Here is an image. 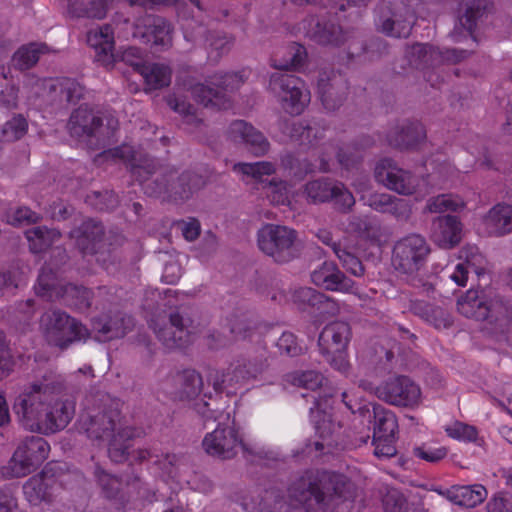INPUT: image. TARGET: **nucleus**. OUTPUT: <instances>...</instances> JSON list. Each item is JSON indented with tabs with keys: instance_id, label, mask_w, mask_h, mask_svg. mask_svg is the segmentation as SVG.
Returning <instances> with one entry per match:
<instances>
[{
	"instance_id": "obj_15",
	"label": "nucleus",
	"mask_w": 512,
	"mask_h": 512,
	"mask_svg": "<svg viewBox=\"0 0 512 512\" xmlns=\"http://www.w3.org/2000/svg\"><path fill=\"white\" fill-rule=\"evenodd\" d=\"M378 398L386 403L404 408L418 407L421 402V390L407 376H396L379 385Z\"/></svg>"
},
{
	"instance_id": "obj_12",
	"label": "nucleus",
	"mask_w": 512,
	"mask_h": 512,
	"mask_svg": "<svg viewBox=\"0 0 512 512\" xmlns=\"http://www.w3.org/2000/svg\"><path fill=\"white\" fill-rule=\"evenodd\" d=\"M88 328L64 311H52L47 318L45 339L51 346L67 349L72 343L85 340Z\"/></svg>"
},
{
	"instance_id": "obj_56",
	"label": "nucleus",
	"mask_w": 512,
	"mask_h": 512,
	"mask_svg": "<svg viewBox=\"0 0 512 512\" xmlns=\"http://www.w3.org/2000/svg\"><path fill=\"white\" fill-rule=\"evenodd\" d=\"M464 204L450 195L442 194L428 200L426 209L431 213H442L448 210L457 211Z\"/></svg>"
},
{
	"instance_id": "obj_41",
	"label": "nucleus",
	"mask_w": 512,
	"mask_h": 512,
	"mask_svg": "<svg viewBox=\"0 0 512 512\" xmlns=\"http://www.w3.org/2000/svg\"><path fill=\"white\" fill-rule=\"evenodd\" d=\"M491 7L490 0H462L460 23L467 32H472L476 21Z\"/></svg>"
},
{
	"instance_id": "obj_18",
	"label": "nucleus",
	"mask_w": 512,
	"mask_h": 512,
	"mask_svg": "<svg viewBox=\"0 0 512 512\" xmlns=\"http://www.w3.org/2000/svg\"><path fill=\"white\" fill-rule=\"evenodd\" d=\"M317 89L324 108L335 111L345 102L349 85L347 80L335 70L322 69L318 72Z\"/></svg>"
},
{
	"instance_id": "obj_35",
	"label": "nucleus",
	"mask_w": 512,
	"mask_h": 512,
	"mask_svg": "<svg viewBox=\"0 0 512 512\" xmlns=\"http://www.w3.org/2000/svg\"><path fill=\"white\" fill-rule=\"evenodd\" d=\"M58 298L67 306L84 312L91 307L93 292L82 285L67 283L58 289Z\"/></svg>"
},
{
	"instance_id": "obj_31",
	"label": "nucleus",
	"mask_w": 512,
	"mask_h": 512,
	"mask_svg": "<svg viewBox=\"0 0 512 512\" xmlns=\"http://www.w3.org/2000/svg\"><path fill=\"white\" fill-rule=\"evenodd\" d=\"M47 469L40 475L29 478L23 485L25 499L32 506H39L42 503L52 504L54 501L53 485L45 478Z\"/></svg>"
},
{
	"instance_id": "obj_4",
	"label": "nucleus",
	"mask_w": 512,
	"mask_h": 512,
	"mask_svg": "<svg viewBox=\"0 0 512 512\" xmlns=\"http://www.w3.org/2000/svg\"><path fill=\"white\" fill-rule=\"evenodd\" d=\"M147 179H142L145 193L150 197H161L164 201L182 204L204 184L203 178L190 170H179L171 165H163L156 159L144 167Z\"/></svg>"
},
{
	"instance_id": "obj_23",
	"label": "nucleus",
	"mask_w": 512,
	"mask_h": 512,
	"mask_svg": "<svg viewBox=\"0 0 512 512\" xmlns=\"http://www.w3.org/2000/svg\"><path fill=\"white\" fill-rule=\"evenodd\" d=\"M426 138L424 126L406 120L392 127L386 135L389 146L400 151L415 149Z\"/></svg>"
},
{
	"instance_id": "obj_32",
	"label": "nucleus",
	"mask_w": 512,
	"mask_h": 512,
	"mask_svg": "<svg viewBox=\"0 0 512 512\" xmlns=\"http://www.w3.org/2000/svg\"><path fill=\"white\" fill-rule=\"evenodd\" d=\"M135 429L120 427L112 432L108 440V456L115 463H123L129 459L130 449L133 445Z\"/></svg>"
},
{
	"instance_id": "obj_40",
	"label": "nucleus",
	"mask_w": 512,
	"mask_h": 512,
	"mask_svg": "<svg viewBox=\"0 0 512 512\" xmlns=\"http://www.w3.org/2000/svg\"><path fill=\"white\" fill-rule=\"evenodd\" d=\"M138 73L149 89H161L171 82V70L164 64L146 63Z\"/></svg>"
},
{
	"instance_id": "obj_38",
	"label": "nucleus",
	"mask_w": 512,
	"mask_h": 512,
	"mask_svg": "<svg viewBox=\"0 0 512 512\" xmlns=\"http://www.w3.org/2000/svg\"><path fill=\"white\" fill-rule=\"evenodd\" d=\"M440 49L428 43H415L410 51V63L417 69L439 67Z\"/></svg>"
},
{
	"instance_id": "obj_30",
	"label": "nucleus",
	"mask_w": 512,
	"mask_h": 512,
	"mask_svg": "<svg viewBox=\"0 0 512 512\" xmlns=\"http://www.w3.org/2000/svg\"><path fill=\"white\" fill-rule=\"evenodd\" d=\"M112 32L118 30L125 32L129 30H146V32H170V23L159 17L146 16L142 19L131 21L130 18L117 14L109 28Z\"/></svg>"
},
{
	"instance_id": "obj_48",
	"label": "nucleus",
	"mask_w": 512,
	"mask_h": 512,
	"mask_svg": "<svg viewBox=\"0 0 512 512\" xmlns=\"http://www.w3.org/2000/svg\"><path fill=\"white\" fill-rule=\"evenodd\" d=\"M61 286L62 285H58L55 274L51 269L42 268L38 276L35 291L37 295L47 300H52L54 297L58 298V289Z\"/></svg>"
},
{
	"instance_id": "obj_24",
	"label": "nucleus",
	"mask_w": 512,
	"mask_h": 512,
	"mask_svg": "<svg viewBox=\"0 0 512 512\" xmlns=\"http://www.w3.org/2000/svg\"><path fill=\"white\" fill-rule=\"evenodd\" d=\"M312 282L327 291L350 293L355 282L346 276L334 262H324L311 273Z\"/></svg>"
},
{
	"instance_id": "obj_5",
	"label": "nucleus",
	"mask_w": 512,
	"mask_h": 512,
	"mask_svg": "<svg viewBox=\"0 0 512 512\" xmlns=\"http://www.w3.org/2000/svg\"><path fill=\"white\" fill-rule=\"evenodd\" d=\"M458 311L467 318L484 321L488 334L503 337L512 323V311L500 299H489L483 290L470 289L457 300Z\"/></svg>"
},
{
	"instance_id": "obj_10",
	"label": "nucleus",
	"mask_w": 512,
	"mask_h": 512,
	"mask_svg": "<svg viewBox=\"0 0 512 512\" xmlns=\"http://www.w3.org/2000/svg\"><path fill=\"white\" fill-rule=\"evenodd\" d=\"M49 451L50 446L42 437H27L7 465L0 467V478L10 480L32 473L47 459Z\"/></svg>"
},
{
	"instance_id": "obj_42",
	"label": "nucleus",
	"mask_w": 512,
	"mask_h": 512,
	"mask_svg": "<svg viewBox=\"0 0 512 512\" xmlns=\"http://www.w3.org/2000/svg\"><path fill=\"white\" fill-rule=\"evenodd\" d=\"M280 165L288 176L297 180H303L314 171V165L307 158H301L291 152L281 155Z\"/></svg>"
},
{
	"instance_id": "obj_63",
	"label": "nucleus",
	"mask_w": 512,
	"mask_h": 512,
	"mask_svg": "<svg viewBox=\"0 0 512 512\" xmlns=\"http://www.w3.org/2000/svg\"><path fill=\"white\" fill-rule=\"evenodd\" d=\"M18 499L14 491L7 486L0 487V512H17Z\"/></svg>"
},
{
	"instance_id": "obj_25",
	"label": "nucleus",
	"mask_w": 512,
	"mask_h": 512,
	"mask_svg": "<svg viewBox=\"0 0 512 512\" xmlns=\"http://www.w3.org/2000/svg\"><path fill=\"white\" fill-rule=\"evenodd\" d=\"M431 238L443 249H452L462 239V224L457 216L444 215L436 217L432 222Z\"/></svg>"
},
{
	"instance_id": "obj_43",
	"label": "nucleus",
	"mask_w": 512,
	"mask_h": 512,
	"mask_svg": "<svg viewBox=\"0 0 512 512\" xmlns=\"http://www.w3.org/2000/svg\"><path fill=\"white\" fill-rule=\"evenodd\" d=\"M335 182L329 178H320L305 184L304 194L310 203H324L330 201L335 192Z\"/></svg>"
},
{
	"instance_id": "obj_11",
	"label": "nucleus",
	"mask_w": 512,
	"mask_h": 512,
	"mask_svg": "<svg viewBox=\"0 0 512 512\" xmlns=\"http://www.w3.org/2000/svg\"><path fill=\"white\" fill-rule=\"evenodd\" d=\"M119 417L118 403L112 401L108 395L98 393L94 407L81 415L79 427L89 438L103 440L116 431Z\"/></svg>"
},
{
	"instance_id": "obj_47",
	"label": "nucleus",
	"mask_w": 512,
	"mask_h": 512,
	"mask_svg": "<svg viewBox=\"0 0 512 512\" xmlns=\"http://www.w3.org/2000/svg\"><path fill=\"white\" fill-rule=\"evenodd\" d=\"M324 380V376L315 370L296 371L288 375V381L292 385L312 391L319 389Z\"/></svg>"
},
{
	"instance_id": "obj_33",
	"label": "nucleus",
	"mask_w": 512,
	"mask_h": 512,
	"mask_svg": "<svg viewBox=\"0 0 512 512\" xmlns=\"http://www.w3.org/2000/svg\"><path fill=\"white\" fill-rule=\"evenodd\" d=\"M361 413L364 410L368 413V417H371L370 410L367 406L360 409ZM372 416L374 419V434L373 439H390L395 438V433L398 428V422L395 414L385 409L380 404H373Z\"/></svg>"
},
{
	"instance_id": "obj_3",
	"label": "nucleus",
	"mask_w": 512,
	"mask_h": 512,
	"mask_svg": "<svg viewBox=\"0 0 512 512\" xmlns=\"http://www.w3.org/2000/svg\"><path fill=\"white\" fill-rule=\"evenodd\" d=\"M306 60V48L297 42L287 46V55L280 63L274 60L273 66L279 71L270 76L269 89L280 98L282 108L290 115L301 114L310 101V94L305 89L303 80L287 73L290 69L303 67Z\"/></svg>"
},
{
	"instance_id": "obj_8",
	"label": "nucleus",
	"mask_w": 512,
	"mask_h": 512,
	"mask_svg": "<svg viewBox=\"0 0 512 512\" xmlns=\"http://www.w3.org/2000/svg\"><path fill=\"white\" fill-rule=\"evenodd\" d=\"M76 237V245L84 256H94L103 267L112 263V251L114 243L120 244L121 235H106L101 221L93 218L84 220L73 232Z\"/></svg>"
},
{
	"instance_id": "obj_6",
	"label": "nucleus",
	"mask_w": 512,
	"mask_h": 512,
	"mask_svg": "<svg viewBox=\"0 0 512 512\" xmlns=\"http://www.w3.org/2000/svg\"><path fill=\"white\" fill-rule=\"evenodd\" d=\"M67 126L71 136L85 138L90 148L99 150L114 142L118 120L81 105L71 113Z\"/></svg>"
},
{
	"instance_id": "obj_29",
	"label": "nucleus",
	"mask_w": 512,
	"mask_h": 512,
	"mask_svg": "<svg viewBox=\"0 0 512 512\" xmlns=\"http://www.w3.org/2000/svg\"><path fill=\"white\" fill-rule=\"evenodd\" d=\"M105 154H110L114 158H118L130 167L133 176L141 182L142 179H147V170L144 168L146 164L153 162L154 158L146 154L136 152L133 147L122 144L104 151Z\"/></svg>"
},
{
	"instance_id": "obj_51",
	"label": "nucleus",
	"mask_w": 512,
	"mask_h": 512,
	"mask_svg": "<svg viewBox=\"0 0 512 512\" xmlns=\"http://www.w3.org/2000/svg\"><path fill=\"white\" fill-rule=\"evenodd\" d=\"M234 170L250 176L257 181H262L263 176H269L275 172V166L273 163L268 161L237 163L234 165Z\"/></svg>"
},
{
	"instance_id": "obj_62",
	"label": "nucleus",
	"mask_w": 512,
	"mask_h": 512,
	"mask_svg": "<svg viewBox=\"0 0 512 512\" xmlns=\"http://www.w3.org/2000/svg\"><path fill=\"white\" fill-rule=\"evenodd\" d=\"M145 43H150L152 53L162 52L172 45L171 34H140Z\"/></svg>"
},
{
	"instance_id": "obj_26",
	"label": "nucleus",
	"mask_w": 512,
	"mask_h": 512,
	"mask_svg": "<svg viewBox=\"0 0 512 512\" xmlns=\"http://www.w3.org/2000/svg\"><path fill=\"white\" fill-rule=\"evenodd\" d=\"M351 329L347 322L334 321L327 324L318 338V346L323 355L343 352L349 342Z\"/></svg>"
},
{
	"instance_id": "obj_21",
	"label": "nucleus",
	"mask_w": 512,
	"mask_h": 512,
	"mask_svg": "<svg viewBox=\"0 0 512 512\" xmlns=\"http://www.w3.org/2000/svg\"><path fill=\"white\" fill-rule=\"evenodd\" d=\"M258 373L259 368L256 364L245 358H239L225 372L215 371L210 373L209 379L212 380L215 391L222 392L226 390L227 393H230L229 389L255 378Z\"/></svg>"
},
{
	"instance_id": "obj_14",
	"label": "nucleus",
	"mask_w": 512,
	"mask_h": 512,
	"mask_svg": "<svg viewBox=\"0 0 512 512\" xmlns=\"http://www.w3.org/2000/svg\"><path fill=\"white\" fill-rule=\"evenodd\" d=\"M114 34H87L86 43L95 50V60L105 67H111L121 60L139 72L146 64L137 47H129L120 54L114 52Z\"/></svg>"
},
{
	"instance_id": "obj_36",
	"label": "nucleus",
	"mask_w": 512,
	"mask_h": 512,
	"mask_svg": "<svg viewBox=\"0 0 512 512\" xmlns=\"http://www.w3.org/2000/svg\"><path fill=\"white\" fill-rule=\"evenodd\" d=\"M112 0H69L67 11L71 17L102 19Z\"/></svg>"
},
{
	"instance_id": "obj_55",
	"label": "nucleus",
	"mask_w": 512,
	"mask_h": 512,
	"mask_svg": "<svg viewBox=\"0 0 512 512\" xmlns=\"http://www.w3.org/2000/svg\"><path fill=\"white\" fill-rule=\"evenodd\" d=\"M275 346L280 355L287 357H296L303 353V348L299 345L296 336L291 332L282 333Z\"/></svg>"
},
{
	"instance_id": "obj_22",
	"label": "nucleus",
	"mask_w": 512,
	"mask_h": 512,
	"mask_svg": "<svg viewBox=\"0 0 512 512\" xmlns=\"http://www.w3.org/2000/svg\"><path fill=\"white\" fill-rule=\"evenodd\" d=\"M228 137L255 156H263L270 149V143L264 134L244 120L233 121L228 129Z\"/></svg>"
},
{
	"instance_id": "obj_34",
	"label": "nucleus",
	"mask_w": 512,
	"mask_h": 512,
	"mask_svg": "<svg viewBox=\"0 0 512 512\" xmlns=\"http://www.w3.org/2000/svg\"><path fill=\"white\" fill-rule=\"evenodd\" d=\"M485 224L496 236L512 233V204L498 203L484 217Z\"/></svg>"
},
{
	"instance_id": "obj_19",
	"label": "nucleus",
	"mask_w": 512,
	"mask_h": 512,
	"mask_svg": "<svg viewBox=\"0 0 512 512\" xmlns=\"http://www.w3.org/2000/svg\"><path fill=\"white\" fill-rule=\"evenodd\" d=\"M134 325L130 316L116 313L113 316L102 314L91 319V328L88 329L87 338H93L98 342H109L124 337Z\"/></svg>"
},
{
	"instance_id": "obj_16",
	"label": "nucleus",
	"mask_w": 512,
	"mask_h": 512,
	"mask_svg": "<svg viewBox=\"0 0 512 512\" xmlns=\"http://www.w3.org/2000/svg\"><path fill=\"white\" fill-rule=\"evenodd\" d=\"M163 326L159 319L154 322V331L158 339L168 349L184 348L191 342V331L189 330L192 320L179 311L169 312L163 316Z\"/></svg>"
},
{
	"instance_id": "obj_7",
	"label": "nucleus",
	"mask_w": 512,
	"mask_h": 512,
	"mask_svg": "<svg viewBox=\"0 0 512 512\" xmlns=\"http://www.w3.org/2000/svg\"><path fill=\"white\" fill-rule=\"evenodd\" d=\"M259 250L277 264H286L300 257L301 242L297 232L283 225L265 224L257 232Z\"/></svg>"
},
{
	"instance_id": "obj_58",
	"label": "nucleus",
	"mask_w": 512,
	"mask_h": 512,
	"mask_svg": "<svg viewBox=\"0 0 512 512\" xmlns=\"http://www.w3.org/2000/svg\"><path fill=\"white\" fill-rule=\"evenodd\" d=\"M61 97L67 103L75 104L84 94V87L81 86L76 80L65 78L59 82Z\"/></svg>"
},
{
	"instance_id": "obj_20",
	"label": "nucleus",
	"mask_w": 512,
	"mask_h": 512,
	"mask_svg": "<svg viewBox=\"0 0 512 512\" xmlns=\"http://www.w3.org/2000/svg\"><path fill=\"white\" fill-rule=\"evenodd\" d=\"M374 176L377 182L402 195H411L415 191V179L409 171L398 168L392 159H381L375 166Z\"/></svg>"
},
{
	"instance_id": "obj_44",
	"label": "nucleus",
	"mask_w": 512,
	"mask_h": 512,
	"mask_svg": "<svg viewBox=\"0 0 512 512\" xmlns=\"http://www.w3.org/2000/svg\"><path fill=\"white\" fill-rule=\"evenodd\" d=\"M319 419L316 421L315 429L319 438L323 440V442H316L315 446L317 450H322L325 446H333L336 444V441L333 440V436L338 433L341 429L340 423L335 424L332 420L331 415L327 413L318 412Z\"/></svg>"
},
{
	"instance_id": "obj_64",
	"label": "nucleus",
	"mask_w": 512,
	"mask_h": 512,
	"mask_svg": "<svg viewBox=\"0 0 512 512\" xmlns=\"http://www.w3.org/2000/svg\"><path fill=\"white\" fill-rule=\"evenodd\" d=\"M488 512H512V498L505 493L496 494L487 504Z\"/></svg>"
},
{
	"instance_id": "obj_2",
	"label": "nucleus",
	"mask_w": 512,
	"mask_h": 512,
	"mask_svg": "<svg viewBox=\"0 0 512 512\" xmlns=\"http://www.w3.org/2000/svg\"><path fill=\"white\" fill-rule=\"evenodd\" d=\"M352 483L343 475L324 476L319 481L300 478L290 488V495L308 509L321 512H347L352 508Z\"/></svg>"
},
{
	"instance_id": "obj_53",
	"label": "nucleus",
	"mask_w": 512,
	"mask_h": 512,
	"mask_svg": "<svg viewBox=\"0 0 512 512\" xmlns=\"http://www.w3.org/2000/svg\"><path fill=\"white\" fill-rule=\"evenodd\" d=\"M334 190L330 200L333 201L335 210L343 214L349 213L355 205L353 194L341 183H336Z\"/></svg>"
},
{
	"instance_id": "obj_60",
	"label": "nucleus",
	"mask_w": 512,
	"mask_h": 512,
	"mask_svg": "<svg viewBox=\"0 0 512 512\" xmlns=\"http://www.w3.org/2000/svg\"><path fill=\"white\" fill-rule=\"evenodd\" d=\"M449 437L464 441H475L477 438V430L474 426L455 422L452 426L446 428Z\"/></svg>"
},
{
	"instance_id": "obj_13",
	"label": "nucleus",
	"mask_w": 512,
	"mask_h": 512,
	"mask_svg": "<svg viewBox=\"0 0 512 512\" xmlns=\"http://www.w3.org/2000/svg\"><path fill=\"white\" fill-rule=\"evenodd\" d=\"M429 253L430 247L425 238L411 234L394 245L392 263L399 272L414 275L423 267Z\"/></svg>"
},
{
	"instance_id": "obj_28",
	"label": "nucleus",
	"mask_w": 512,
	"mask_h": 512,
	"mask_svg": "<svg viewBox=\"0 0 512 512\" xmlns=\"http://www.w3.org/2000/svg\"><path fill=\"white\" fill-rule=\"evenodd\" d=\"M437 492L450 502L467 508L481 504L487 497L486 488L480 484L452 486L450 489L437 490Z\"/></svg>"
},
{
	"instance_id": "obj_54",
	"label": "nucleus",
	"mask_w": 512,
	"mask_h": 512,
	"mask_svg": "<svg viewBox=\"0 0 512 512\" xmlns=\"http://www.w3.org/2000/svg\"><path fill=\"white\" fill-rule=\"evenodd\" d=\"M27 129V120L21 114H18L5 123L2 134L6 141H16L26 134Z\"/></svg>"
},
{
	"instance_id": "obj_39",
	"label": "nucleus",
	"mask_w": 512,
	"mask_h": 512,
	"mask_svg": "<svg viewBox=\"0 0 512 512\" xmlns=\"http://www.w3.org/2000/svg\"><path fill=\"white\" fill-rule=\"evenodd\" d=\"M358 43L352 41L348 46V54L350 57L364 56L368 61H374L388 51V45L385 40L378 36H371L365 40L361 46H357Z\"/></svg>"
},
{
	"instance_id": "obj_27",
	"label": "nucleus",
	"mask_w": 512,
	"mask_h": 512,
	"mask_svg": "<svg viewBox=\"0 0 512 512\" xmlns=\"http://www.w3.org/2000/svg\"><path fill=\"white\" fill-rule=\"evenodd\" d=\"M67 42L68 38L64 35L60 39H50L48 43H30L23 46L14 54L15 66L19 70H28L38 62L40 54L59 52Z\"/></svg>"
},
{
	"instance_id": "obj_46",
	"label": "nucleus",
	"mask_w": 512,
	"mask_h": 512,
	"mask_svg": "<svg viewBox=\"0 0 512 512\" xmlns=\"http://www.w3.org/2000/svg\"><path fill=\"white\" fill-rule=\"evenodd\" d=\"M60 233L55 229L46 227H34L26 231V237L30 242L32 251L38 253L48 248L55 237H59Z\"/></svg>"
},
{
	"instance_id": "obj_1",
	"label": "nucleus",
	"mask_w": 512,
	"mask_h": 512,
	"mask_svg": "<svg viewBox=\"0 0 512 512\" xmlns=\"http://www.w3.org/2000/svg\"><path fill=\"white\" fill-rule=\"evenodd\" d=\"M53 389L49 383H33L15 397L12 408L23 427L49 435L69 424L74 408L69 402L55 401Z\"/></svg>"
},
{
	"instance_id": "obj_50",
	"label": "nucleus",
	"mask_w": 512,
	"mask_h": 512,
	"mask_svg": "<svg viewBox=\"0 0 512 512\" xmlns=\"http://www.w3.org/2000/svg\"><path fill=\"white\" fill-rule=\"evenodd\" d=\"M85 202L98 211L112 210L118 205L116 194L110 190L91 191L86 195Z\"/></svg>"
},
{
	"instance_id": "obj_57",
	"label": "nucleus",
	"mask_w": 512,
	"mask_h": 512,
	"mask_svg": "<svg viewBox=\"0 0 512 512\" xmlns=\"http://www.w3.org/2000/svg\"><path fill=\"white\" fill-rule=\"evenodd\" d=\"M294 301L319 310L323 301H327V296L313 288L302 287L295 291Z\"/></svg>"
},
{
	"instance_id": "obj_49",
	"label": "nucleus",
	"mask_w": 512,
	"mask_h": 512,
	"mask_svg": "<svg viewBox=\"0 0 512 512\" xmlns=\"http://www.w3.org/2000/svg\"><path fill=\"white\" fill-rule=\"evenodd\" d=\"M181 399H195L203 386L202 377L194 370H185L181 376Z\"/></svg>"
},
{
	"instance_id": "obj_17",
	"label": "nucleus",
	"mask_w": 512,
	"mask_h": 512,
	"mask_svg": "<svg viewBox=\"0 0 512 512\" xmlns=\"http://www.w3.org/2000/svg\"><path fill=\"white\" fill-rule=\"evenodd\" d=\"M202 446L208 455L221 460L234 458L239 446L246 449L238 436V431L232 426L223 424H219L204 437Z\"/></svg>"
},
{
	"instance_id": "obj_59",
	"label": "nucleus",
	"mask_w": 512,
	"mask_h": 512,
	"mask_svg": "<svg viewBox=\"0 0 512 512\" xmlns=\"http://www.w3.org/2000/svg\"><path fill=\"white\" fill-rule=\"evenodd\" d=\"M343 267L354 276H362L364 274V266L362 262L351 252L345 248H341L336 254Z\"/></svg>"
},
{
	"instance_id": "obj_61",
	"label": "nucleus",
	"mask_w": 512,
	"mask_h": 512,
	"mask_svg": "<svg viewBox=\"0 0 512 512\" xmlns=\"http://www.w3.org/2000/svg\"><path fill=\"white\" fill-rule=\"evenodd\" d=\"M205 43L212 51L216 52L215 58L227 53L231 47V39L225 34H206Z\"/></svg>"
},
{
	"instance_id": "obj_37",
	"label": "nucleus",
	"mask_w": 512,
	"mask_h": 512,
	"mask_svg": "<svg viewBox=\"0 0 512 512\" xmlns=\"http://www.w3.org/2000/svg\"><path fill=\"white\" fill-rule=\"evenodd\" d=\"M411 312L432 324L435 328L448 327L451 325L448 314L441 308L423 300H414L410 303Z\"/></svg>"
},
{
	"instance_id": "obj_52",
	"label": "nucleus",
	"mask_w": 512,
	"mask_h": 512,
	"mask_svg": "<svg viewBox=\"0 0 512 512\" xmlns=\"http://www.w3.org/2000/svg\"><path fill=\"white\" fill-rule=\"evenodd\" d=\"M382 504L385 512H409L406 497L398 489H387L382 496Z\"/></svg>"
},
{
	"instance_id": "obj_9",
	"label": "nucleus",
	"mask_w": 512,
	"mask_h": 512,
	"mask_svg": "<svg viewBox=\"0 0 512 512\" xmlns=\"http://www.w3.org/2000/svg\"><path fill=\"white\" fill-rule=\"evenodd\" d=\"M243 83L239 73L216 74L206 84H184L194 100L206 108L227 110L231 107L229 93L237 90Z\"/></svg>"
},
{
	"instance_id": "obj_45",
	"label": "nucleus",
	"mask_w": 512,
	"mask_h": 512,
	"mask_svg": "<svg viewBox=\"0 0 512 512\" xmlns=\"http://www.w3.org/2000/svg\"><path fill=\"white\" fill-rule=\"evenodd\" d=\"M230 332L237 339L250 337L257 329V321L247 312L235 313L229 319Z\"/></svg>"
}]
</instances>
